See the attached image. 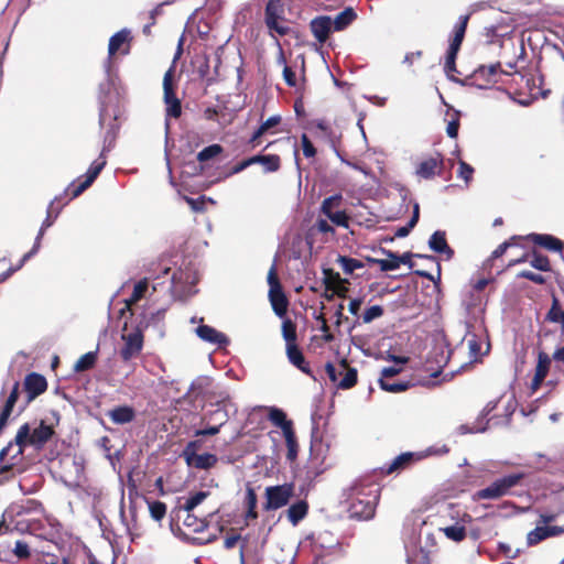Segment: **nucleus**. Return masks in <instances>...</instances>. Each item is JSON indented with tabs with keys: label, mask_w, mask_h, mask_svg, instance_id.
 <instances>
[{
	"label": "nucleus",
	"mask_w": 564,
	"mask_h": 564,
	"mask_svg": "<svg viewBox=\"0 0 564 564\" xmlns=\"http://www.w3.org/2000/svg\"><path fill=\"white\" fill-rule=\"evenodd\" d=\"M325 215L335 225L345 227V228L348 227L349 219L345 212H343V210L333 212L332 210Z\"/></svg>",
	"instance_id": "obj_54"
},
{
	"label": "nucleus",
	"mask_w": 564,
	"mask_h": 564,
	"mask_svg": "<svg viewBox=\"0 0 564 564\" xmlns=\"http://www.w3.org/2000/svg\"><path fill=\"white\" fill-rule=\"evenodd\" d=\"M338 545V541L329 533L322 532L312 536V551L317 563L324 555L330 554Z\"/></svg>",
	"instance_id": "obj_10"
},
{
	"label": "nucleus",
	"mask_w": 564,
	"mask_h": 564,
	"mask_svg": "<svg viewBox=\"0 0 564 564\" xmlns=\"http://www.w3.org/2000/svg\"><path fill=\"white\" fill-rule=\"evenodd\" d=\"M269 420L275 426L282 430L283 435L293 431V424L286 419V414L278 408H271L269 412Z\"/></svg>",
	"instance_id": "obj_27"
},
{
	"label": "nucleus",
	"mask_w": 564,
	"mask_h": 564,
	"mask_svg": "<svg viewBox=\"0 0 564 564\" xmlns=\"http://www.w3.org/2000/svg\"><path fill=\"white\" fill-rule=\"evenodd\" d=\"M286 356L289 361L302 372L313 377L311 368L305 360L303 352L297 345H286Z\"/></svg>",
	"instance_id": "obj_21"
},
{
	"label": "nucleus",
	"mask_w": 564,
	"mask_h": 564,
	"mask_svg": "<svg viewBox=\"0 0 564 564\" xmlns=\"http://www.w3.org/2000/svg\"><path fill=\"white\" fill-rule=\"evenodd\" d=\"M529 238L535 245L544 247L545 249L551 251H562L563 249V242L551 235L531 234Z\"/></svg>",
	"instance_id": "obj_25"
},
{
	"label": "nucleus",
	"mask_w": 564,
	"mask_h": 564,
	"mask_svg": "<svg viewBox=\"0 0 564 564\" xmlns=\"http://www.w3.org/2000/svg\"><path fill=\"white\" fill-rule=\"evenodd\" d=\"M17 460L18 459H12L11 456L8 464L0 465V485L13 477L12 467L15 465Z\"/></svg>",
	"instance_id": "obj_58"
},
{
	"label": "nucleus",
	"mask_w": 564,
	"mask_h": 564,
	"mask_svg": "<svg viewBox=\"0 0 564 564\" xmlns=\"http://www.w3.org/2000/svg\"><path fill=\"white\" fill-rule=\"evenodd\" d=\"M207 416L205 417H198L199 422L202 423ZM197 420L196 416L193 417V421ZM228 414L224 409L217 408L216 410L212 411L208 416V422H214L216 425H219L220 427L227 422Z\"/></svg>",
	"instance_id": "obj_43"
},
{
	"label": "nucleus",
	"mask_w": 564,
	"mask_h": 564,
	"mask_svg": "<svg viewBox=\"0 0 564 564\" xmlns=\"http://www.w3.org/2000/svg\"><path fill=\"white\" fill-rule=\"evenodd\" d=\"M97 360V351H88L84 354L74 365L75 372H83L91 369Z\"/></svg>",
	"instance_id": "obj_34"
},
{
	"label": "nucleus",
	"mask_w": 564,
	"mask_h": 564,
	"mask_svg": "<svg viewBox=\"0 0 564 564\" xmlns=\"http://www.w3.org/2000/svg\"><path fill=\"white\" fill-rule=\"evenodd\" d=\"M269 300L274 313L279 317H283L286 313L289 302L282 286L269 289Z\"/></svg>",
	"instance_id": "obj_20"
},
{
	"label": "nucleus",
	"mask_w": 564,
	"mask_h": 564,
	"mask_svg": "<svg viewBox=\"0 0 564 564\" xmlns=\"http://www.w3.org/2000/svg\"><path fill=\"white\" fill-rule=\"evenodd\" d=\"M551 365V358L545 352H539L535 373L538 378L545 379Z\"/></svg>",
	"instance_id": "obj_40"
},
{
	"label": "nucleus",
	"mask_w": 564,
	"mask_h": 564,
	"mask_svg": "<svg viewBox=\"0 0 564 564\" xmlns=\"http://www.w3.org/2000/svg\"><path fill=\"white\" fill-rule=\"evenodd\" d=\"M523 473H513L496 479L488 487L479 490L476 495L479 499H498L509 492V490L516 487L523 478Z\"/></svg>",
	"instance_id": "obj_6"
},
{
	"label": "nucleus",
	"mask_w": 564,
	"mask_h": 564,
	"mask_svg": "<svg viewBox=\"0 0 564 564\" xmlns=\"http://www.w3.org/2000/svg\"><path fill=\"white\" fill-rule=\"evenodd\" d=\"M530 264L540 271H549L550 270V262L549 259L545 256L534 253L532 259L530 260Z\"/></svg>",
	"instance_id": "obj_56"
},
{
	"label": "nucleus",
	"mask_w": 564,
	"mask_h": 564,
	"mask_svg": "<svg viewBox=\"0 0 564 564\" xmlns=\"http://www.w3.org/2000/svg\"><path fill=\"white\" fill-rule=\"evenodd\" d=\"M107 163L106 155L101 154L90 164L88 171L85 174V181L79 183L78 185L72 184V198L78 197L83 192H85L97 178L99 173L102 171Z\"/></svg>",
	"instance_id": "obj_8"
},
{
	"label": "nucleus",
	"mask_w": 564,
	"mask_h": 564,
	"mask_svg": "<svg viewBox=\"0 0 564 564\" xmlns=\"http://www.w3.org/2000/svg\"><path fill=\"white\" fill-rule=\"evenodd\" d=\"M129 39H130V31L127 29H122V30L118 31L117 33H115L109 40L108 59H107L106 66H105L106 73H107V79L105 82H107L109 79V77H111L115 80L116 87H119L118 78L115 75H112L110 72V63H111L110 59L124 44L128 43Z\"/></svg>",
	"instance_id": "obj_9"
},
{
	"label": "nucleus",
	"mask_w": 564,
	"mask_h": 564,
	"mask_svg": "<svg viewBox=\"0 0 564 564\" xmlns=\"http://www.w3.org/2000/svg\"><path fill=\"white\" fill-rule=\"evenodd\" d=\"M149 508L151 517L156 521H160L166 513L165 503L161 501L151 502Z\"/></svg>",
	"instance_id": "obj_57"
},
{
	"label": "nucleus",
	"mask_w": 564,
	"mask_h": 564,
	"mask_svg": "<svg viewBox=\"0 0 564 564\" xmlns=\"http://www.w3.org/2000/svg\"><path fill=\"white\" fill-rule=\"evenodd\" d=\"M469 20V14H464L458 18L457 23L454 26L453 30V37L449 43V50L459 51L460 45L463 43L467 23Z\"/></svg>",
	"instance_id": "obj_22"
},
{
	"label": "nucleus",
	"mask_w": 564,
	"mask_h": 564,
	"mask_svg": "<svg viewBox=\"0 0 564 564\" xmlns=\"http://www.w3.org/2000/svg\"><path fill=\"white\" fill-rule=\"evenodd\" d=\"M383 315V308L380 305H373L367 308L362 314L364 323H371L373 319L379 318Z\"/></svg>",
	"instance_id": "obj_55"
},
{
	"label": "nucleus",
	"mask_w": 564,
	"mask_h": 564,
	"mask_svg": "<svg viewBox=\"0 0 564 564\" xmlns=\"http://www.w3.org/2000/svg\"><path fill=\"white\" fill-rule=\"evenodd\" d=\"M337 262L341 267L344 273L348 275L352 274L355 270L362 269L365 267L360 260L346 256H339Z\"/></svg>",
	"instance_id": "obj_35"
},
{
	"label": "nucleus",
	"mask_w": 564,
	"mask_h": 564,
	"mask_svg": "<svg viewBox=\"0 0 564 564\" xmlns=\"http://www.w3.org/2000/svg\"><path fill=\"white\" fill-rule=\"evenodd\" d=\"M301 143H302L303 154L306 158H314L316 154V150L305 133H303L301 137Z\"/></svg>",
	"instance_id": "obj_61"
},
{
	"label": "nucleus",
	"mask_w": 564,
	"mask_h": 564,
	"mask_svg": "<svg viewBox=\"0 0 564 564\" xmlns=\"http://www.w3.org/2000/svg\"><path fill=\"white\" fill-rule=\"evenodd\" d=\"M53 433L52 426L45 424L43 421L33 430H31L28 423H24L20 426L14 437L17 451L12 455V459H19L23 455L26 445L42 448L52 437Z\"/></svg>",
	"instance_id": "obj_3"
},
{
	"label": "nucleus",
	"mask_w": 564,
	"mask_h": 564,
	"mask_svg": "<svg viewBox=\"0 0 564 564\" xmlns=\"http://www.w3.org/2000/svg\"><path fill=\"white\" fill-rule=\"evenodd\" d=\"M458 51L447 50L445 63H444V72L446 73L449 79H454L452 74L456 72V57Z\"/></svg>",
	"instance_id": "obj_47"
},
{
	"label": "nucleus",
	"mask_w": 564,
	"mask_h": 564,
	"mask_svg": "<svg viewBox=\"0 0 564 564\" xmlns=\"http://www.w3.org/2000/svg\"><path fill=\"white\" fill-rule=\"evenodd\" d=\"M518 278L530 280L536 284H543L545 282V278L542 274L534 273L529 270H523L518 273Z\"/></svg>",
	"instance_id": "obj_63"
},
{
	"label": "nucleus",
	"mask_w": 564,
	"mask_h": 564,
	"mask_svg": "<svg viewBox=\"0 0 564 564\" xmlns=\"http://www.w3.org/2000/svg\"><path fill=\"white\" fill-rule=\"evenodd\" d=\"M441 531L447 539L454 542H460L466 538V529L463 524L459 523L442 528Z\"/></svg>",
	"instance_id": "obj_33"
},
{
	"label": "nucleus",
	"mask_w": 564,
	"mask_h": 564,
	"mask_svg": "<svg viewBox=\"0 0 564 564\" xmlns=\"http://www.w3.org/2000/svg\"><path fill=\"white\" fill-rule=\"evenodd\" d=\"M149 324L150 321L144 313L135 319L134 324H131L130 332H128V323H124L123 334L121 335L124 346L120 351V356L124 361H129L141 352L143 348V332L149 327Z\"/></svg>",
	"instance_id": "obj_4"
},
{
	"label": "nucleus",
	"mask_w": 564,
	"mask_h": 564,
	"mask_svg": "<svg viewBox=\"0 0 564 564\" xmlns=\"http://www.w3.org/2000/svg\"><path fill=\"white\" fill-rule=\"evenodd\" d=\"M53 203H54V202H51V204H50V206H48V208H47V215H46V218H45V219H44V221L42 223V226H41V228H40V230H39V232H37V235H36V237H35L34 245H33L32 249H31L29 252H26V253L24 254V260H29V259H31L34 254H36V253H37V251L40 250V247H41V240H42V238H43V236H44V232L46 231V229H47V228H50V227L54 224V221H55V219H56V217H57V215H58V212H56V213H55V215H54V216H52V207H53Z\"/></svg>",
	"instance_id": "obj_18"
},
{
	"label": "nucleus",
	"mask_w": 564,
	"mask_h": 564,
	"mask_svg": "<svg viewBox=\"0 0 564 564\" xmlns=\"http://www.w3.org/2000/svg\"><path fill=\"white\" fill-rule=\"evenodd\" d=\"M310 30L316 41L321 44H324L328 37L333 29L332 18L328 15H318L311 20Z\"/></svg>",
	"instance_id": "obj_12"
},
{
	"label": "nucleus",
	"mask_w": 564,
	"mask_h": 564,
	"mask_svg": "<svg viewBox=\"0 0 564 564\" xmlns=\"http://www.w3.org/2000/svg\"><path fill=\"white\" fill-rule=\"evenodd\" d=\"M283 436L285 438V443H286V447H288L286 458L292 462L297 456V444H296L294 431L285 433Z\"/></svg>",
	"instance_id": "obj_48"
},
{
	"label": "nucleus",
	"mask_w": 564,
	"mask_h": 564,
	"mask_svg": "<svg viewBox=\"0 0 564 564\" xmlns=\"http://www.w3.org/2000/svg\"><path fill=\"white\" fill-rule=\"evenodd\" d=\"M176 66V53L172 58V65L167 69L163 78L164 102L166 104V118H165V142H164V159L167 170L169 183L172 187H176V182L173 176V149L175 140L171 131V121L176 119V95L174 93V68Z\"/></svg>",
	"instance_id": "obj_2"
},
{
	"label": "nucleus",
	"mask_w": 564,
	"mask_h": 564,
	"mask_svg": "<svg viewBox=\"0 0 564 564\" xmlns=\"http://www.w3.org/2000/svg\"><path fill=\"white\" fill-rule=\"evenodd\" d=\"M546 538H549L547 527L538 525L535 529L528 533L527 541L529 545H534Z\"/></svg>",
	"instance_id": "obj_44"
},
{
	"label": "nucleus",
	"mask_w": 564,
	"mask_h": 564,
	"mask_svg": "<svg viewBox=\"0 0 564 564\" xmlns=\"http://www.w3.org/2000/svg\"><path fill=\"white\" fill-rule=\"evenodd\" d=\"M500 63L491 64L489 66L481 65L473 74L471 78L484 79L486 83H490L491 78L498 73Z\"/></svg>",
	"instance_id": "obj_32"
},
{
	"label": "nucleus",
	"mask_w": 564,
	"mask_h": 564,
	"mask_svg": "<svg viewBox=\"0 0 564 564\" xmlns=\"http://www.w3.org/2000/svg\"><path fill=\"white\" fill-rule=\"evenodd\" d=\"M414 459L415 458L413 453H402L390 463V465L387 467V473L391 474L398 470H402L409 467L414 462Z\"/></svg>",
	"instance_id": "obj_31"
},
{
	"label": "nucleus",
	"mask_w": 564,
	"mask_h": 564,
	"mask_svg": "<svg viewBox=\"0 0 564 564\" xmlns=\"http://www.w3.org/2000/svg\"><path fill=\"white\" fill-rule=\"evenodd\" d=\"M378 498L377 491L355 488L349 497L348 511L350 517L357 520L373 518Z\"/></svg>",
	"instance_id": "obj_5"
},
{
	"label": "nucleus",
	"mask_w": 564,
	"mask_h": 564,
	"mask_svg": "<svg viewBox=\"0 0 564 564\" xmlns=\"http://www.w3.org/2000/svg\"><path fill=\"white\" fill-rule=\"evenodd\" d=\"M343 379L337 383L339 389H350L357 382V370L355 368H347L344 370Z\"/></svg>",
	"instance_id": "obj_45"
},
{
	"label": "nucleus",
	"mask_w": 564,
	"mask_h": 564,
	"mask_svg": "<svg viewBox=\"0 0 564 564\" xmlns=\"http://www.w3.org/2000/svg\"><path fill=\"white\" fill-rule=\"evenodd\" d=\"M108 416L115 424L121 425L130 423L134 419L135 413L131 406L122 405L110 410Z\"/></svg>",
	"instance_id": "obj_26"
},
{
	"label": "nucleus",
	"mask_w": 564,
	"mask_h": 564,
	"mask_svg": "<svg viewBox=\"0 0 564 564\" xmlns=\"http://www.w3.org/2000/svg\"><path fill=\"white\" fill-rule=\"evenodd\" d=\"M474 169L465 161H459L458 176L462 177L466 183L471 180Z\"/></svg>",
	"instance_id": "obj_62"
},
{
	"label": "nucleus",
	"mask_w": 564,
	"mask_h": 564,
	"mask_svg": "<svg viewBox=\"0 0 564 564\" xmlns=\"http://www.w3.org/2000/svg\"><path fill=\"white\" fill-rule=\"evenodd\" d=\"M148 288L149 283L147 279L140 280L134 284L131 296L123 301L124 305L119 311L120 317H123L126 313H130L131 316L133 315L131 311L132 305L139 302L144 296L145 292L148 291Z\"/></svg>",
	"instance_id": "obj_16"
},
{
	"label": "nucleus",
	"mask_w": 564,
	"mask_h": 564,
	"mask_svg": "<svg viewBox=\"0 0 564 564\" xmlns=\"http://www.w3.org/2000/svg\"><path fill=\"white\" fill-rule=\"evenodd\" d=\"M208 386H209L208 377H198L191 384V388L188 391L189 395L197 397V395L202 394Z\"/></svg>",
	"instance_id": "obj_50"
},
{
	"label": "nucleus",
	"mask_w": 564,
	"mask_h": 564,
	"mask_svg": "<svg viewBox=\"0 0 564 564\" xmlns=\"http://www.w3.org/2000/svg\"><path fill=\"white\" fill-rule=\"evenodd\" d=\"M185 463L189 468H197V469H209L214 467L217 462L218 457L215 454L209 453H203V454H191L189 456L185 457Z\"/></svg>",
	"instance_id": "obj_17"
},
{
	"label": "nucleus",
	"mask_w": 564,
	"mask_h": 564,
	"mask_svg": "<svg viewBox=\"0 0 564 564\" xmlns=\"http://www.w3.org/2000/svg\"><path fill=\"white\" fill-rule=\"evenodd\" d=\"M47 388L46 379L36 372L29 373L24 379V389L26 392L25 405L42 394Z\"/></svg>",
	"instance_id": "obj_11"
},
{
	"label": "nucleus",
	"mask_w": 564,
	"mask_h": 564,
	"mask_svg": "<svg viewBox=\"0 0 564 564\" xmlns=\"http://www.w3.org/2000/svg\"><path fill=\"white\" fill-rule=\"evenodd\" d=\"M562 315H564V311H562L560 307H558V301L557 299H554L553 300V305L551 307V310L549 311L547 315H546V318L550 321V322H553V323H561L562 321Z\"/></svg>",
	"instance_id": "obj_60"
},
{
	"label": "nucleus",
	"mask_w": 564,
	"mask_h": 564,
	"mask_svg": "<svg viewBox=\"0 0 564 564\" xmlns=\"http://www.w3.org/2000/svg\"><path fill=\"white\" fill-rule=\"evenodd\" d=\"M382 252L389 257V259H373L372 261L379 264L381 271H392L399 269L397 254L390 250L382 249Z\"/></svg>",
	"instance_id": "obj_36"
},
{
	"label": "nucleus",
	"mask_w": 564,
	"mask_h": 564,
	"mask_svg": "<svg viewBox=\"0 0 564 564\" xmlns=\"http://www.w3.org/2000/svg\"><path fill=\"white\" fill-rule=\"evenodd\" d=\"M419 204H415L413 206V214H412V217L410 218L409 223L405 225V226H402V227H399L397 230H395V237L398 238H404L406 237L410 231L415 227V225L417 224L419 221V217H420V214H419Z\"/></svg>",
	"instance_id": "obj_37"
},
{
	"label": "nucleus",
	"mask_w": 564,
	"mask_h": 564,
	"mask_svg": "<svg viewBox=\"0 0 564 564\" xmlns=\"http://www.w3.org/2000/svg\"><path fill=\"white\" fill-rule=\"evenodd\" d=\"M182 200L186 203V205L195 213H203L206 209V204H215V200L210 197H206L205 195H200L196 198L186 196V195H178V202Z\"/></svg>",
	"instance_id": "obj_29"
},
{
	"label": "nucleus",
	"mask_w": 564,
	"mask_h": 564,
	"mask_svg": "<svg viewBox=\"0 0 564 564\" xmlns=\"http://www.w3.org/2000/svg\"><path fill=\"white\" fill-rule=\"evenodd\" d=\"M443 166V158L440 153H437L435 156H431L426 160H423L416 167V175L430 180L432 178L436 173H440Z\"/></svg>",
	"instance_id": "obj_14"
},
{
	"label": "nucleus",
	"mask_w": 564,
	"mask_h": 564,
	"mask_svg": "<svg viewBox=\"0 0 564 564\" xmlns=\"http://www.w3.org/2000/svg\"><path fill=\"white\" fill-rule=\"evenodd\" d=\"M282 336L286 345H296V327L291 319H285L282 323Z\"/></svg>",
	"instance_id": "obj_42"
},
{
	"label": "nucleus",
	"mask_w": 564,
	"mask_h": 564,
	"mask_svg": "<svg viewBox=\"0 0 564 564\" xmlns=\"http://www.w3.org/2000/svg\"><path fill=\"white\" fill-rule=\"evenodd\" d=\"M356 19H357L356 11L351 7H347L340 13H338L334 19H332L333 29L335 32L344 31Z\"/></svg>",
	"instance_id": "obj_23"
},
{
	"label": "nucleus",
	"mask_w": 564,
	"mask_h": 564,
	"mask_svg": "<svg viewBox=\"0 0 564 564\" xmlns=\"http://www.w3.org/2000/svg\"><path fill=\"white\" fill-rule=\"evenodd\" d=\"M13 553L19 558H26L30 556L29 545L23 541H17L14 544Z\"/></svg>",
	"instance_id": "obj_64"
},
{
	"label": "nucleus",
	"mask_w": 564,
	"mask_h": 564,
	"mask_svg": "<svg viewBox=\"0 0 564 564\" xmlns=\"http://www.w3.org/2000/svg\"><path fill=\"white\" fill-rule=\"evenodd\" d=\"M284 13L281 0H270L265 7L264 19H282Z\"/></svg>",
	"instance_id": "obj_39"
},
{
	"label": "nucleus",
	"mask_w": 564,
	"mask_h": 564,
	"mask_svg": "<svg viewBox=\"0 0 564 564\" xmlns=\"http://www.w3.org/2000/svg\"><path fill=\"white\" fill-rule=\"evenodd\" d=\"M181 281H184L185 286L182 291L178 290V301L186 299L197 292L195 289V284L198 281L197 269L195 267L186 269V272H182L181 276H178V283Z\"/></svg>",
	"instance_id": "obj_15"
},
{
	"label": "nucleus",
	"mask_w": 564,
	"mask_h": 564,
	"mask_svg": "<svg viewBox=\"0 0 564 564\" xmlns=\"http://www.w3.org/2000/svg\"><path fill=\"white\" fill-rule=\"evenodd\" d=\"M341 202V196L339 194L329 196L324 199L322 204V213L325 215L333 210V208L337 207Z\"/></svg>",
	"instance_id": "obj_59"
},
{
	"label": "nucleus",
	"mask_w": 564,
	"mask_h": 564,
	"mask_svg": "<svg viewBox=\"0 0 564 564\" xmlns=\"http://www.w3.org/2000/svg\"><path fill=\"white\" fill-rule=\"evenodd\" d=\"M99 124L107 127L104 135L101 154L107 155L116 143L119 124L117 120L120 116L119 101L121 98L120 88L115 86V80L109 77L107 82L99 85Z\"/></svg>",
	"instance_id": "obj_1"
},
{
	"label": "nucleus",
	"mask_w": 564,
	"mask_h": 564,
	"mask_svg": "<svg viewBox=\"0 0 564 564\" xmlns=\"http://www.w3.org/2000/svg\"><path fill=\"white\" fill-rule=\"evenodd\" d=\"M195 333L202 340L218 345L219 347L227 346L229 344V339L224 333L218 332L216 328L208 325L202 324L197 326Z\"/></svg>",
	"instance_id": "obj_13"
},
{
	"label": "nucleus",
	"mask_w": 564,
	"mask_h": 564,
	"mask_svg": "<svg viewBox=\"0 0 564 564\" xmlns=\"http://www.w3.org/2000/svg\"><path fill=\"white\" fill-rule=\"evenodd\" d=\"M294 496V484L285 482L283 485L270 486L265 488L264 510H278L286 506Z\"/></svg>",
	"instance_id": "obj_7"
},
{
	"label": "nucleus",
	"mask_w": 564,
	"mask_h": 564,
	"mask_svg": "<svg viewBox=\"0 0 564 564\" xmlns=\"http://www.w3.org/2000/svg\"><path fill=\"white\" fill-rule=\"evenodd\" d=\"M19 382L15 381L13 384V388L6 401V404L0 413V432L2 429L7 425V422L12 413V410L18 401L19 398Z\"/></svg>",
	"instance_id": "obj_24"
},
{
	"label": "nucleus",
	"mask_w": 564,
	"mask_h": 564,
	"mask_svg": "<svg viewBox=\"0 0 564 564\" xmlns=\"http://www.w3.org/2000/svg\"><path fill=\"white\" fill-rule=\"evenodd\" d=\"M208 492L207 491H196L194 492L193 495H191L184 506H183V511L184 512H191L193 511L198 505H200L207 497H208Z\"/></svg>",
	"instance_id": "obj_38"
},
{
	"label": "nucleus",
	"mask_w": 564,
	"mask_h": 564,
	"mask_svg": "<svg viewBox=\"0 0 564 564\" xmlns=\"http://www.w3.org/2000/svg\"><path fill=\"white\" fill-rule=\"evenodd\" d=\"M429 248L436 253L446 254L447 259H451L454 254V251L446 241L445 232L441 230L432 234L429 239Z\"/></svg>",
	"instance_id": "obj_19"
},
{
	"label": "nucleus",
	"mask_w": 564,
	"mask_h": 564,
	"mask_svg": "<svg viewBox=\"0 0 564 564\" xmlns=\"http://www.w3.org/2000/svg\"><path fill=\"white\" fill-rule=\"evenodd\" d=\"M281 122V116L274 115L269 117L265 121H263L260 127L252 133L249 143L253 147L258 139H260L264 133H267L271 128L278 126Z\"/></svg>",
	"instance_id": "obj_30"
},
{
	"label": "nucleus",
	"mask_w": 564,
	"mask_h": 564,
	"mask_svg": "<svg viewBox=\"0 0 564 564\" xmlns=\"http://www.w3.org/2000/svg\"><path fill=\"white\" fill-rule=\"evenodd\" d=\"M185 527L191 529L194 532L200 531L204 529L205 523L203 520L198 519L196 516L191 512H186V517L183 520Z\"/></svg>",
	"instance_id": "obj_53"
},
{
	"label": "nucleus",
	"mask_w": 564,
	"mask_h": 564,
	"mask_svg": "<svg viewBox=\"0 0 564 564\" xmlns=\"http://www.w3.org/2000/svg\"><path fill=\"white\" fill-rule=\"evenodd\" d=\"M307 511V502L305 500H299L289 507L288 519L293 525H296L301 520H303L306 517Z\"/></svg>",
	"instance_id": "obj_28"
},
{
	"label": "nucleus",
	"mask_w": 564,
	"mask_h": 564,
	"mask_svg": "<svg viewBox=\"0 0 564 564\" xmlns=\"http://www.w3.org/2000/svg\"><path fill=\"white\" fill-rule=\"evenodd\" d=\"M223 152V147L220 144H210L206 148H204L202 151L198 152L196 159L199 162H206L209 161L217 155H219Z\"/></svg>",
	"instance_id": "obj_41"
},
{
	"label": "nucleus",
	"mask_w": 564,
	"mask_h": 564,
	"mask_svg": "<svg viewBox=\"0 0 564 564\" xmlns=\"http://www.w3.org/2000/svg\"><path fill=\"white\" fill-rule=\"evenodd\" d=\"M261 165L265 172H275L280 169V158L275 154L263 155Z\"/></svg>",
	"instance_id": "obj_52"
},
{
	"label": "nucleus",
	"mask_w": 564,
	"mask_h": 564,
	"mask_svg": "<svg viewBox=\"0 0 564 564\" xmlns=\"http://www.w3.org/2000/svg\"><path fill=\"white\" fill-rule=\"evenodd\" d=\"M380 388L384 391L397 393L405 391L409 388V382H394L391 383L388 380H384L383 378L379 379Z\"/></svg>",
	"instance_id": "obj_51"
},
{
	"label": "nucleus",
	"mask_w": 564,
	"mask_h": 564,
	"mask_svg": "<svg viewBox=\"0 0 564 564\" xmlns=\"http://www.w3.org/2000/svg\"><path fill=\"white\" fill-rule=\"evenodd\" d=\"M246 502H247V507H248L246 518L247 519H256L258 517V513L256 511L257 495L254 494L253 489H251V488H249L247 490Z\"/></svg>",
	"instance_id": "obj_49"
},
{
	"label": "nucleus",
	"mask_w": 564,
	"mask_h": 564,
	"mask_svg": "<svg viewBox=\"0 0 564 564\" xmlns=\"http://www.w3.org/2000/svg\"><path fill=\"white\" fill-rule=\"evenodd\" d=\"M346 360H343L340 362L339 369H337L332 362H327L325 365L326 373L329 378V380L337 387V383L340 381L338 380L339 376L343 375L344 370L346 369Z\"/></svg>",
	"instance_id": "obj_46"
}]
</instances>
